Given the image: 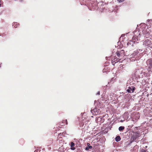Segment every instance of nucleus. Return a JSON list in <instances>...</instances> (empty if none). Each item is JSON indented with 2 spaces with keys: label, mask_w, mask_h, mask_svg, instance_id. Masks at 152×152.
Segmentation results:
<instances>
[{
  "label": "nucleus",
  "mask_w": 152,
  "mask_h": 152,
  "mask_svg": "<svg viewBox=\"0 0 152 152\" xmlns=\"http://www.w3.org/2000/svg\"><path fill=\"white\" fill-rule=\"evenodd\" d=\"M140 136V134L139 132H134L132 136L131 137V140L132 141H135L136 139L139 137Z\"/></svg>",
  "instance_id": "obj_1"
},
{
  "label": "nucleus",
  "mask_w": 152,
  "mask_h": 152,
  "mask_svg": "<svg viewBox=\"0 0 152 152\" xmlns=\"http://www.w3.org/2000/svg\"><path fill=\"white\" fill-rule=\"evenodd\" d=\"M143 45H145L147 48H152V43L149 39H146L143 42Z\"/></svg>",
  "instance_id": "obj_2"
},
{
  "label": "nucleus",
  "mask_w": 152,
  "mask_h": 152,
  "mask_svg": "<svg viewBox=\"0 0 152 152\" xmlns=\"http://www.w3.org/2000/svg\"><path fill=\"white\" fill-rule=\"evenodd\" d=\"M116 54L118 58H121L122 57L125 56L124 50H121L118 51L116 52Z\"/></svg>",
  "instance_id": "obj_3"
},
{
  "label": "nucleus",
  "mask_w": 152,
  "mask_h": 152,
  "mask_svg": "<svg viewBox=\"0 0 152 152\" xmlns=\"http://www.w3.org/2000/svg\"><path fill=\"white\" fill-rule=\"evenodd\" d=\"M135 42H134V41H133L132 40H129L127 43V45L129 47L133 46L134 45V44Z\"/></svg>",
  "instance_id": "obj_4"
},
{
  "label": "nucleus",
  "mask_w": 152,
  "mask_h": 152,
  "mask_svg": "<svg viewBox=\"0 0 152 152\" xmlns=\"http://www.w3.org/2000/svg\"><path fill=\"white\" fill-rule=\"evenodd\" d=\"M138 37H137L136 36H134L133 37L132 40L134 42H135L136 43H138V42H137V41L138 40Z\"/></svg>",
  "instance_id": "obj_5"
},
{
  "label": "nucleus",
  "mask_w": 152,
  "mask_h": 152,
  "mask_svg": "<svg viewBox=\"0 0 152 152\" xmlns=\"http://www.w3.org/2000/svg\"><path fill=\"white\" fill-rule=\"evenodd\" d=\"M90 144L89 143H87V147L85 148V150H86L88 151L90 149H91L93 147L91 146H90Z\"/></svg>",
  "instance_id": "obj_6"
},
{
  "label": "nucleus",
  "mask_w": 152,
  "mask_h": 152,
  "mask_svg": "<svg viewBox=\"0 0 152 152\" xmlns=\"http://www.w3.org/2000/svg\"><path fill=\"white\" fill-rule=\"evenodd\" d=\"M75 146V144L73 142H72L70 143L71 149L72 150H75V148L74 147Z\"/></svg>",
  "instance_id": "obj_7"
},
{
  "label": "nucleus",
  "mask_w": 152,
  "mask_h": 152,
  "mask_svg": "<svg viewBox=\"0 0 152 152\" xmlns=\"http://www.w3.org/2000/svg\"><path fill=\"white\" fill-rule=\"evenodd\" d=\"M147 62L149 65L150 66L152 67V59H148Z\"/></svg>",
  "instance_id": "obj_8"
},
{
  "label": "nucleus",
  "mask_w": 152,
  "mask_h": 152,
  "mask_svg": "<svg viewBox=\"0 0 152 152\" xmlns=\"http://www.w3.org/2000/svg\"><path fill=\"white\" fill-rule=\"evenodd\" d=\"M120 60V59L119 58L117 59H116V58H114L112 60V62L113 64L114 63V64H115L116 63H117Z\"/></svg>",
  "instance_id": "obj_9"
},
{
  "label": "nucleus",
  "mask_w": 152,
  "mask_h": 152,
  "mask_svg": "<svg viewBox=\"0 0 152 152\" xmlns=\"http://www.w3.org/2000/svg\"><path fill=\"white\" fill-rule=\"evenodd\" d=\"M121 140V138L119 136H117L115 138V140L117 142L120 141Z\"/></svg>",
  "instance_id": "obj_10"
},
{
  "label": "nucleus",
  "mask_w": 152,
  "mask_h": 152,
  "mask_svg": "<svg viewBox=\"0 0 152 152\" xmlns=\"http://www.w3.org/2000/svg\"><path fill=\"white\" fill-rule=\"evenodd\" d=\"M62 123L64 124L65 123L66 125L68 124V122L66 119L63 120L62 121Z\"/></svg>",
  "instance_id": "obj_11"
},
{
  "label": "nucleus",
  "mask_w": 152,
  "mask_h": 152,
  "mask_svg": "<svg viewBox=\"0 0 152 152\" xmlns=\"http://www.w3.org/2000/svg\"><path fill=\"white\" fill-rule=\"evenodd\" d=\"M124 128L125 127L124 126H121L119 127L118 129L120 131H121L123 130L124 129Z\"/></svg>",
  "instance_id": "obj_12"
},
{
  "label": "nucleus",
  "mask_w": 152,
  "mask_h": 152,
  "mask_svg": "<svg viewBox=\"0 0 152 152\" xmlns=\"http://www.w3.org/2000/svg\"><path fill=\"white\" fill-rule=\"evenodd\" d=\"M132 91V88L130 87H129V89L127 90V91L128 93H131V91Z\"/></svg>",
  "instance_id": "obj_13"
},
{
  "label": "nucleus",
  "mask_w": 152,
  "mask_h": 152,
  "mask_svg": "<svg viewBox=\"0 0 152 152\" xmlns=\"http://www.w3.org/2000/svg\"><path fill=\"white\" fill-rule=\"evenodd\" d=\"M125 116V118H128V113H126L124 114V117ZM125 118V117H124Z\"/></svg>",
  "instance_id": "obj_14"
},
{
  "label": "nucleus",
  "mask_w": 152,
  "mask_h": 152,
  "mask_svg": "<svg viewBox=\"0 0 152 152\" xmlns=\"http://www.w3.org/2000/svg\"><path fill=\"white\" fill-rule=\"evenodd\" d=\"M96 110V109H94L93 110H91V112L93 114V115H94V114L96 115V113L95 114H94V112Z\"/></svg>",
  "instance_id": "obj_15"
},
{
  "label": "nucleus",
  "mask_w": 152,
  "mask_h": 152,
  "mask_svg": "<svg viewBox=\"0 0 152 152\" xmlns=\"http://www.w3.org/2000/svg\"><path fill=\"white\" fill-rule=\"evenodd\" d=\"M123 66H124V65H123V66H122V67H123ZM125 68H126L125 66L124 67H122V71L123 72H125V71H126V70L125 69Z\"/></svg>",
  "instance_id": "obj_16"
},
{
  "label": "nucleus",
  "mask_w": 152,
  "mask_h": 152,
  "mask_svg": "<svg viewBox=\"0 0 152 152\" xmlns=\"http://www.w3.org/2000/svg\"><path fill=\"white\" fill-rule=\"evenodd\" d=\"M18 25H17L16 23H14L13 26L15 28H17Z\"/></svg>",
  "instance_id": "obj_17"
},
{
  "label": "nucleus",
  "mask_w": 152,
  "mask_h": 152,
  "mask_svg": "<svg viewBox=\"0 0 152 152\" xmlns=\"http://www.w3.org/2000/svg\"><path fill=\"white\" fill-rule=\"evenodd\" d=\"M135 88L134 87L132 86V93L135 90Z\"/></svg>",
  "instance_id": "obj_18"
},
{
  "label": "nucleus",
  "mask_w": 152,
  "mask_h": 152,
  "mask_svg": "<svg viewBox=\"0 0 152 152\" xmlns=\"http://www.w3.org/2000/svg\"><path fill=\"white\" fill-rule=\"evenodd\" d=\"M141 152H146V151H145V150L142 149L141 150Z\"/></svg>",
  "instance_id": "obj_19"
},
{
  "label": "nucleus",
  "mask_w": 152,
  "mask_h": 152,
  "mask_svg": "<svg viewBox=\"0 0 152 152\" xmlns=\"http://www.w3.org/2000/svg\"><path fill=\"white\" fill-rule=\"evenodd\" d=\"M117 0L119 2H122L123 1H124L125 0Z\"/></svg>",
  "instance_id": "obj_20"
},
{
  "label": "nucleus",
  "mask_w": 152,
  "mask_h": 152,
  "mask_svg": "<svg viewBox=\"0 0 152 152\" xmlns=\"http://www.w3.org/2000/svg\"><path fill=\"white\" fill-rule=\"evenodd\" d=\"M96 95H100V91H99L96 94Z\"/></svg>",
  "instance_id": "obj_21"
},
{
  "label": "nucleus",
  "mask_w": 152,
  "mask_h": 152,
  "mask_svg": "<svg viewBox=\"0 0 152 152\" xmlns=\"http://www.w3.org/2000/svg\"><path fill=\"white\" fill-rule=\"evenodd\" d=\"M37 150H35L34 151V152H37Z\"/></svg>",
  "instance_id": "obj_22"
},
{
  "label": "nucleus",
  "mask_w": 152,
  "mask_h": 152,
  "mask_svg": "<svg viewBox=\"0 0 152 152\" xmlns=\"http://www.w3.org/2000/svg\"><path fill=\"white\" fill-rule=\"evenodd\" d=\"M138 50H139V51H140L141 50L140 49H138ZM141 50L142 51V50Z\"/></svg>",
  "instance_id": "obj_23"
},
{
  "label": "nucleus",
  "mask_w": 152,
  "mask_h": 152,
  "mask_svg": "<svg viewBox=\"0 0 152 152\" xmlns=\"http://www.w3.org/2000/svg\"><path fill=\"white\" fill-rule=\"evenodd\" d=\"M112 99L111 98V99H110V100H112Z\"/></svg>",
  "instance_id": "obj_24"
},
{
  "label": "nucleus",
  "mask_w": 152,
  "mask_h": 152,
  "mask_svg": "<svg viewBox=\"0 0 152 152\" xmlns=\"http://www.w3.org/2000/svg\"><path fill=\"white\" fill-rule=\"evenodd\" d=\"M1 4L0 3V6H1Z\"/></svg>",
  "instance_id": "obj_25"
},
{
  "label": "nucleus",
  "mask_w": 152,
  "mask_h": 152,
  "mask_svg": "<svg viewBox=\"0 0 152 152\" xmlns=\"http://www.w3.org/2000/svg\"><path fill=\"white\" fill-rule=\"evenodd\" d=\"M137 51H139L138 50H137Z\"/></svg>",
  "instance_id": "obj_26"
}]
</instances>
